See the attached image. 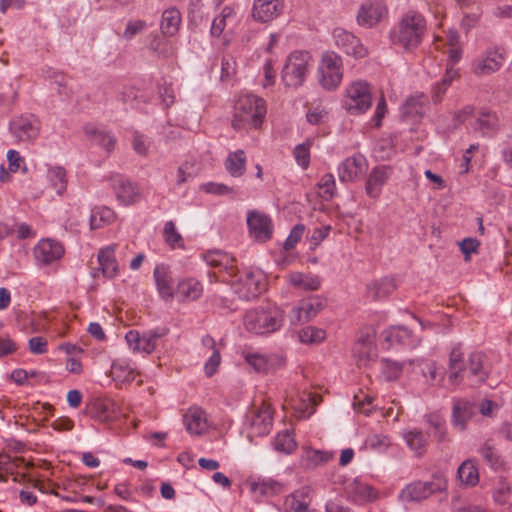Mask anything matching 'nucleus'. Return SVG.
I'll return each mask as SVG.
<instances>
[{
    "label": "nucleus",
    "instance_id": "nucleus-9",
    "mask_svg": "<svg viewBox=\"0 0 512 512\" xmlns=\"http://www.w3.org/2000/svg\"><path fill=\"white\" fill-rule=\"evenodd\" d=\"M327 306V299L322 295H312L302 299L297 307H294L290 322L298 325L313 319L320 311Z\"/></svg>",
    "mask_w": 512,
    "mask_h": 512
},
{
    "label": "nucleus",
    "instance_id": "nucleus-4",
    "mask_svg": "<svg viewBox=\"0 0 512 512\" xmlns=\"http://www.w3.org/2000/svg\"><path fill=\"white\" fill-rule=\"evenodd\" d=\"M320 83L326 90L335 89L342 80V60L333 51L323 54L319 68Z\"/></svg>",
    "mask_w": 512,
    "mask_h": 512
},
{
    "label": "nucleus",
    "instance_id": "nucleus-20",
    "mask_svg": "<svg viewBox=\"0 0 512 512\" xmlns=\"http://www.w3.org/2000/svg\"><path fill=\"white\" fill-rule=\"evenodd\" d=\"M448 369L449 384L453 387L459 385L463 381V373L466 370L461 344H457L452 348L449 354Z\"/></svg>",
    "mask_w": 512,
    "mask_h": 512
},
{
    "label": "nucleus",
    "instance_id": "nucleus-17",
    "mask_svg": "<svg viewBox=\"0 0 512 512\" xmlns=\"http://www.w3.org/2000/svg\"><path fill=\"white\" fill-rule=\"evenodd\" d=\"M283 10V0H254L252 17L254 20L267 23L277 18Z\"/></svg>",
    "mask_w": 512,
    "mask_h": 512
},
{
    "label": "nucleus",
    "instance_id": "nucleus-50",
    "mask_svg": "<svg viewBox=\"0 0 512 512\" xmlns=\"http://www.w3.org/2000/svg\"><path fill=\"white\" fill-rule=\"evenodd\" d=\"M310 142L299 144L294 149V155L297 163L301 165L303 168H307L310 163Z\"/></svg>",
    "mask_w": 512,
    "mask_h": 512
},
{
    "label": "nucleus",
    "instance_id": "nucleus-35",
    "mask_svg": "<svg viewBox=\"0 0 512 512\" xmlns=\"http://www.w3.org/2000/svg\"><path fill=\"white\" fill-rule=\"evenodd\" d=\"M245 360L258 373H266L275 367L276 359L262 354L248 353Z\"/></svg>",
    "mask_w": 512,
    "mask_h": 512
},
{
    "label": "nucleus",
    "instance_id": "nucleus-60",
    "mask_svg": "<svg viewBox=\"0 0 512 512\" xmlns=\"http://www.w3.org/2000/svg\"><path fill=\"white\" fill-rule=\"evenodd\" d=\"M460 250L465 255V260H469V256L471 253L476 252L480 243L475 238H466L462 240L460 243Z\"/></svg>",
    "mask_w": 512,
    "mask_h": 512
},
{
    "label": "nucleus",
    "instance_id": "nucleus-7",
    "mask_svg": "<svg viewBox=\"0 0 512 512\" xmlns=\"http://www.w3.org/2000/svg\"><path fill=\"white\" fill-rule=\"evenodd\" d=\"M307 63V53H291L282 70V80L287 87L296 88L303 84L307 72Z\"/></svg>",
    "mask_w": 512,
    "mask_h": 512
},
{
    "label": "nucleus",
    "instance_id": "nucleus-36",
    "mask_svg": "<svg viewBox=\"0 0 512 512\" xmlns=\"http://www.w3.org/2000/svg\"><path fill=\"white\" fill-rule=\"evenodd\" d=\"M473 127L475 130L481 131L483 135L494 133L499 128V120L494 113L483 112L475 120Z\"/></svg>",
    "mask_w": 512,
    "mask_h": 512
},
{
    "label": "nucleus",
    "instance_id": "nucleus-30",
    "mask_svg": "<svg viewBox=\"0 0 512 512\" xmlns=\"http://www.w3.org/2000/svg\"><path fill=\"white\" fill-rule=\"evenodd\" d=\"M181 24V14L176 8H170L163 12L161 31L166 36L175 35Z\"/></svg>",
    "mask_w": 512,
    "mask_h": 512
},
{
    "label": "nucleus",
    "instance_id": "nucleus-57",
    "mask_svg": "<svg viewBox=\"0 0 512 512\" xmlns=\"http://www.w3.org/2000/svg\"><path fill=\"white\" fill-rule=\"evenodd\" d=\"M114 217V214L111 209L105 208L100 212V219L97 220V214L92 213L90 217V226L91 229H97L101 227V223H108Z\"/></svg>",
    "mask_w": 512,
    "mask_h": 512
},
{
    "label": "nucleus",
    "instance_id": "nucleus-61",
    "mask_svg": "<svg viewBox=\"0 0 512 512\" xmlns=\"http://www.w3.org/2000/svg\"><path fill=\"white\" fill-rule=\"evenodd\" d=\"M480 453L484 461L491 467H495L499 464V456L491 446L485 444L481 448Z\"/></svg>",
    "mask_w": 512,
    "mask_h": 512
},
{
    "label": "nucleus",
    "instance_id": "nucleus-18",
    "mask_svg": "<svg viewBox=\"0 0 512 512\" xmlns=\"http://www.w3.org/2000/svg\"><path fill=\"white\" fill-rule=\"evenodd\" d=\"M110 180L113 183V189L119 202L130 205L138 201V189L129 179L117 174L112 176Z\"/></svg>",
    "mask_w": 512,
    "mask_h": 512
},
{
    "label": "nucleus",
    "instance_id": "nucleus-52",
    "mask_svg": "<svg viewBox=\"0 0 512 512\" xmlns=\"http://www.w3.org/2000/svg\"><path fill=\"white\" fill-rule=\"evenodd\" d=\"M93 139L98 145L105 148L108 152H111L114 149L116 143L113 136L98 130L93 131Z\"/></svg>",
    "mask_w": 512,
    "mask_h": 512
},
{
    "label": "nucleus",
    "instance_id": "nucleus-10",
    "mask_svg": "<svg viewBox=\"0 0 512 512\" xmlns=\"http://www.w3.org/2000/svg\"><path fill=\"white\" fill-rule=\"evenodd\" d=\"M388 9L381 0H367L361 4L357 13V23L360 26L372 28L387 17Z\"/></svg>",
    "mask_w": 512,
    "mask_h": 512
},
{
    "label": "nucleus",
    "instance_id": "nucleus-25",
    "mask_svg": "<svg viewBox=\"0 0 512 512\" xmlns=\"http://www.w3.org/2000/svg\"><path fill=\"white\" fill-rule=\"evenodd\" d=\"M390 168L388 166H377L373 168L366 181L365 191L371 198H377L380 195L382 186L389 177Z\"/></svg>",
    "mask_w": 512,
    "mask_h": 512
},
{
    "label": "nucleus",
    "instance_id": "nucleus-8",
    "mask_svg": "<svg viewBox=\"0 0 512 512\" xmlns=\"http://www.w3.org/2000/svg\"><path fill=\"white\" fill-rule=\"evenodd\" d=\"M447 483L441 477H435L433 481L421 482L416 481L408 484L401 492L400 498L402 501H421L436 492L446 490Z\"/></svg>",
    "mask_w": 512,
    "mask_h": 512
},
{
    "label": "nucleus",
    "instance_id": "nucleus-63",
    "mask_svg": "<svg viewBox=\"0 0 512 512\" xmlns=\"http://www.w3.org/2000/svg\"><path fill=\"white\" fill-rule=\"evenodd\" d=\"M321 285V281L318 277H310L301 279V282H295V286L302 287L305 290L314 291L318 290Z\"/></svg>",
    "mask_w": 512,
    "mask_h": 512
},
{
    "label": "nucleus",
    "instance_id": "nucleus-12",
    "mask_svg": "<svg viewBox=\"0 0 512 512\" xmlns=\"http://www.w3.org/2000/svg\"><path fill=\"white\" fill-rule=\"evenodd\" d=\"M234 293L238 294L240 299L251 300L256 298L264 289L265 283L260 274L256 275L250 271L245 274L244 278L233 283Z\"/></svg>",
    "mask_w": 512,
    "mask_h": 512
},
{
    "label": "nucleus",
    "instance_id": "nucleus-14",
    "mask_svg": "<svg viewBox=\"0 0 512 512\" xmlns=\"http://www.w3.org/2000/svg\"><path fill=\"white\" fill-rule=\"evenodd\" d=\"M353 356L357 366L360 368L367 367L370 363L375 362L377 348L374 336L369 333L361 335L354 345Z\"/></svg>",
    "mask_w": 512,
    "mask_h": 512
},
{
    "label": "nucleus",
    "instance_id": "nucleus-54",
    "mask_svg": "<svg viewBox=\"0 0 512 512\" xmlns=\"http://www.w3.org/2000/svg\"><path fill=\"white\" fill-rule=\"evenodd\" d=\"M202 189L206 193H210V194H214V195H227V194H232L235 192L234 188H232V187H229L225 184L214 183V182H209V183L202 185Z\"/></svg>",
    "mask_w": 512,
    "mask_h": 512
},
{
    "label": "nucleus",
    "instance_id": "nucleus-21",
    "mask_svg": "<svg viewBox=\"0 0 512 512\" xmlns=\"http://www.w3.org/2000/svg\"><path fill=\"white\" fill-rule=\"evenodd\" d=\"M367 164L364 156L358 154L345 159L338 168V175L343 182L355 181L365 170Z\"/></svg>",
    "mask_w": 512,
    "mask_h": 512
},
{
    "label": "nucleus",
    "instance_id": "nucleus-13",
    "mask_svg": "<svg viewBox=\"0 0 512 512\" xmlns=\"http://www.w3.org/2000/svg\"><path fill=\"white\" fill-rule=\"evenodd\" d=\"M246 417L253 435L263 436L270 432L273 417L268 405L263 403L259 408L250 410Z\"/></svg>",
    "mask_w": 512,
    "mask_h": 512
},
{
    "label": "nucleus",
    "instance_id": "nucleus-34",
    "mask_svg": "<svg viewBox=\"0 0 512 512\" xmlns=\"http://www.w3.org/2000/svg\"><path fill=\"white\" fill-rule=\"evenodd\" d=\"M457 476L467 486H475L479 482L478 469L472 460H466L459 466Z\"/></svg>",
    "mask_w": 512,
    "mask_h": 512
},
{
    "label": "nucleus",
    "instance_id": "nucleus-3",
    "mask_svg": "<svg viewBox=\"0 0 512 512\" xmlns=\"http://www.w3.org/2000/svg\"><path fill=\"white\" fill-rule=\"evenodd\" d=\"M283 323V311L276 306L267 305L248 310L244 316L247 331L264 335L277 331Z\"/></svg>",
    "mask_w": 512,
    "mask_h": 512
},
{
    "label": "nucleus",
    "instance_id": "nucleus-58",
    "mask_svg": "<svg viewBox=\"0 0 512 512\" xmlns=\"http://www.w3.org/2000/svg\"><path fill=\"white\" fill-rule=\"evenodd\" d=\"M221 362V355L218 349H214V352L205 364V373L208 377L213 376Z\"/></svg>",
    "mask_w": 512,
    "mask_h": 512
},
{
    "label": "nucleus",
    "instance_id": "nucleus-42",
    "mask_svg": "<svg viewBox=\"0 0 512 512\" xmlns=\"http://www.w3.org/2000/svg\"><path fill=\"white\" fill-rule=\"evenodd\" d=\"M163 235L165 242L171 248H184V241L181 234L177 231L173 221L165 223Z\"/></svg>",
    "mask_w": 512,
    "mask_h": 512
},
{
    "label": "nucleus",
    "instance_id": "nucleus-41",
    "mask_svg": "<svg viewBox=\"0 0 512 512\" xmlns=\"http://www.w3.org/2000/svg\"><path fill=\"white\" fill-rule=\"evenodd\" d=\"M317 187L319 188V195L320 197L325 200L329 201L331 200L336 192V184L334 176L331 173H327L323 175L320 179V181L317 184Z\"/></svg>",
    "mask_w": 512,
    "mask_h": 512
},
{
    "label": "nucleus",
    "instance_id": "nucleus-5",
    "mask_svg": "<svg viewBox=\"0 0 512 512\" xmlns=\"http://www.w3.org/2000/svg\"><path fill=\"white\" fill-rule=\"evenodd\" d=\"M67 174L63 167L56 166L49 168L46 175L38 180V194L35 197L46 195L53 199L54 195L61 196L67 189Z\"/></svg>",
    "mask_w": 512,
    "mask_h": 512
},
{
    "label": "nucleus",
    "instance_id": "nucleus-46",
    "mask_svg": "<svg viewBox=\"0 0 512 512\" xmlns=\"http://www.w3.org/2000/svg\"><path fill=\"white\" fill-rule=\"evenodd\" d=\"M111 377L116 382H132L134 380L132 370L116 363H113L111 366Z\"/></svg>",
    "mask_w": 512,
    "mask_h": 512
},
{
    "label": "nucleus",
    "instance_id": "nucleus-19",
    "mask_svg": "<svg viewBox=\"0 0 512 512\" xmlns=\"http://www.w3.org/2000/svg\"><path fill=\"white\" fill-rule=\"evenodd\" d=\"M334 38L336 44L344 49L347 55H352L355 58H362L367 55V50L361 41L352 33L342 29L334 30Z\"/></svg>",
    "mask_w": 512,
    "mask_h": 512
},
{
    "label": "nucleus",
    "instance_id": "nucleus-29",
    "mask_svg": "<svg viewBox=\"0 0 512 512\" xmlns=\"http://www.w3.org/2000/svg\"><path fill=\"white\" fill-rule=\"evenodd\" d=\"M154 278L161 297L166 300L171 299L173 297V288L167 267L164 265L156 266Z\"/></svg>",
    "mask_w": 512,
    "mask_h": 512
},
{
    "label": "nucleus",
    "instance_id": "nucleus-32",
    "mask_svg": "<svg viewBox=\"0 0 512 512\" xmlns=\"http://www.w3.org/2000/svg\"><path fill=\"white\" fill-rule=\"evenodd\" d=\"M333 457V452L308 448L302 457V461L304 466L310 469L329 462Z\"/></svg>",
    "mask_w": 512,
    "mask_h": 512
},
{
    "label": "nucleus",
    "instance_id": "nucleus-53",
    "mask_svg": "<svg viewBox=\"0 0 512 512\" xmlns=\"http://www.w3.org/2000/svg\"><path fill=\"white\" fill-rule=\"evenodd\" d=\"M284 506L286 512H306L308 510L309 503L298 500L290 494L286 497Z\"/></svg>",
    "mask_w": 512,
    "mask_h": 512
},
{
    "label": "nucleus",
    "instance_id": "nucleus-51",
    "mask_svg": "<svg viewBox=\"0 0 512 512\" xmlns=\"http://www.w3.org/2000/svg\"><path fill=\"white\" fill-rule=\"evenodd\" d=\"M304 231L305 226L303 224L295 225L284 243V249L286 251L293 249L296 246V244L301 240Z\"/></svg>",
    "mask_w": 512,
    "mask_h": 512
},
{
    "label": "nucleus",
    "instance_id": "nucleus-22",
    "mask_svg": "<svg viewBox=\"0 0 512 512\" xmlns=\"http://www.w3.org/2000/svg\"><path fill=\"white\" fill-rule=\"evenodd\" d=\"M504 60L503 53L498 49L490 50L482 58L473 63V72L478 75H488L500 69Z\"/></svg>",
    "mask_w": 512,
    "mask_h": 512
},
{
    "label": "nucleus",
    "instance_id": "nucleus-27",
    "mask_svg": "<svg viewBox=\"0 0 512 512\" xmlns=\"http://www.w3.org/2000/svg\"><path fill=\"white\" fill-rule=\"evenodd\" d=\"M116 245H109L101 249L98 254V262L102 273L107 278H113L118 274V262L115 258Z\"/></svg>",
    "mask_w": 512,
    "mask_h": 512
},
{
    "label": "nucleus",
    "instance_id": "nucleus-39",
    "mask_svg": "<svg viewBox=\"0 0 512 512\" xmlns=\"http://www.w3.org/2000/svg\"><path fill=\"white\" fill-rule=\"evenodd\" d=\"M273 446L279 452L290 454L296 449L297 443L293 434L286 430L277 434L273 441Z\"/></svg>",
    "mask_w": 512,
    "mask_h": 512
},
{
    "label": "nucleus",
    "instance_id": "nucleus-45",
    "mask_svg": "<svg viewBox=\"0 0 512 512\" xmlns=\"http://www.w3.org/2000/svg\"><path fill=\"white\" fill-rule=\"evenodd\" d=\"M427 423L434 428L435 436L437 437L439 442H443L445 440L446 432L444 429V419L437 413H432L426 415Z\"/></svg>",
    "mask_w": 512,
    "mask_h": 512
},
{
    "label": "nucleus",
    "instance_id": "nucleus-37",
    "mask_svg": "<svg viewBox=\"0 0 512 512\" xmlns=\"http://www.w3.org/2000/svg\"><path fill=\"white\" fill-rule=\"evenodd\" d=\"M177 292L184 299L196 300L202 295L203 287L198 280L187 279L178 284Z\"/></svg>",
    "mask_w": 512,
    "mask_h": 512
},
{
    "label": "nucleus",
    "instance_id": "nucleus-47",
    "mask_svg": "<svg viewBox=\"0 0 512 512\" xmlns=\"http://www.w3.org/2000/svg\"><path fill=\"white\" fill-rule=\"evenodd\" d=\"M383 372L388 380L397 379L403 369V364L390 359H382Z\"/></svg>",
    "mask_w": 512,
    "mask_h": 512
},
{
    "label": "nucleus",
    "instance_id": "nucleus-24",
    "mask_svg": "<svg viewBox=\"0 0 512 512\" xmlns=\"http://www.w3.org/2000/svg\"><path fill=\"white\" fill-rule=\"evenodd\" d=\"M475 410V404L463 399L455 400L452 410L453 425L459 427L460 430H464L468 421L475 414Z\"/></svg>",
    "mask_w": 512,
    "mask_h": 512
},
{
    "label": "nucleus",
    "instance_id": "nucleus-33",
    "mask_svg": "<svg viewBox=\"0 0 512 512\" xmlns=\"http://www.w3.org/2000/svg\"><path fill=\"white\" fill-rule=\"evenodd\" d=\"M407 445L415 452L418 457H421L426 452L427 437L420 430L414 429L404 434Z\"/></svg>",
    "mask_w": 512,
    "mask_h": 512
},
{
    "label": "nucleus",
    "instance_id": "nucleus-64",
    "mask_svg": "<svg viewBox=\"0 0 512 512\" xmlns=\"http://www.w3.org/2000/svg\"><path fill=\"white\" fill-rule=\"evenodd\" d=\"M205 260L212 267H222L224 261L228 262V257L218 252H211L205 256Z\"/></svg>",
    "mask_w": 512,
    "mask_h": 512
},
{
    "label": "nucleus",
    "instance_id": "nucleus-38",
    "mask_svg": "<svg viewBox=\"0 0 512 512\" xmlns=\"http://www.w3.org/2000/svg\"><path fill=\"white\" fill-rule=\"evenodd\" d=\"M458 77V71L453 67H447L446 73L433 88L432 98L434 103H439L442 99V96L447 91L448 87L451 85L452 81Z\"/></svg>",
    "mask_w": 512,
    "mask_h": 512
},
{
    "label": "nucleus",
    "instance_id": "nucleus-16",
    "mask_svg": "<svg viewBox=\"0 0 512 512\" xmlns=\"http://www.w3.org/2000/svg\"><path fill=\"white\" fill-rule=\"evenodd\" d=\"M63 254V245L52 238L41 239L34 247V257L43 265L59 260Z\"/></svg>",
    "mask_w": 512,
    "mask_h": 512
},
{
    "label": "nucleus",
    "instance_id": "nucleus-44",
    "mask_svg": "<svg viewBox=\"0 0 512 512\" xmlns=\"http://www.w3.org/2000/svg\"><path fill=\"white\" fill-rule=\"evenodd\" d=\"M168 333V329H157L148 331L143 334L144 336V345H143V352L150 354L152 353L156 348L157 340L161 337L165 336Z\"/></svg>",
    "mask_w": 512,
    "mask_h": 512
},
{
    "label": "nucleus",
    "instance_id": "nucleus-23",
    "mask_svg": "<svg viewBox=\"0 0 512 512\" xmlns=\"http://www.w3.org/2000/svg\"><path fill=\"white\" fill-rule=\"evenodd\" d=\"M186 430L192 435H201L207 430L205 411L199 407H191L183 415Z\"/></svg>",
    "mask_w": 512,
    "mask_h": 512
},
{
    "label": "nucleus",
    "instance_id": "nucleus-31",
    "mask_svg": "<svg viewBox=\"0 0 512 512\" xmlns=\"http://www.w3.org/2000/svg\"><path fill=\"white\" fill-rule=\"evenodd\" d=\"M225 167L233 177H240L246 170V157L243 150L230 153L225 161Z\"/></svg>",
    "mask_w": 512,
    "mask_h": 512
},
{
    "label": "nucleus",
    "instance_id": "nucleus-55",
    "mask_svg": "<svg viewBox=\"0 0 512 512\" xmlns=\"http://www.w3.org/2000/svg\"><path fill=\"white\" fill-rule=\"evenodd\" d=\"M125 340L134 352H143V345H141V342H144V336H141L138 331L130 330L127 332Z\"/></svg>",
    "mask_w": 512,
    "mask_h": 512
},
{
    "label": "nucleus",
    "instance_id": "nucleus-59",
    "mask_svg": "<svg viewBox=\"0 0 512 512\" xmlns=\"http://www.w3.org/2000/svg\"><path fill=\"white\" fill-rule=\"evenodd\" d=\"M158 93L159 97L161 98L162 102L165 104L167 108L174 103V91L170 84H167L165 82L163 85H160Z\"/></svg>",
    "mask_w": 512,
    "mask_h": 512
},
{
    "label": "nucleus",
    "instance_id": "nucleus-62",
    "mask_svg": "<svg viewBox=\"0 0 512 512\" xmlns=\"http://www.w3.org/2000/svg\"><path fill=\"white\" fill-rule=\"evenodd\" d=\"M421 97H410L405 101V104L403 105V114L405 116H409L413 113L418 114L419 110L418 107H421L422 100Z\"/></svg>",
    "mask_w": 512,
    "mask_h": 512
},
{
    "label": "nucleus",
    "instance_id": "nucleus-40",
    "mask_svg": "<svg viewBox=\"0 0 512 512\" xmlns=\"http://www.w3.org/2000/svg\"><path fill=\"white\" fill-rule=\"evenodd\" d=\"M299 340L305 344H317L322 342L326 337V332L323 329L307 326L299 331Z\"/></svg>",
    "mask_w": 512,
    "mask_h": 512
},
{
    "label": "nucleus",
    "instance_id": "nucleus-1",
    "mask_svg": "<svg viewBox=\"0 0 512 512\" xmlns=\"http://www.w3.org/2000/svg\"><path fill=\"white\" fill-rule=\"evenodd\" d=\"M426 30L424 17L415 11H409L400 20L398 27L391 33V40L405 51H413L422 42Z\"/></svg>",
    "mask_w": 512,
    "mask_h": 512
},
{
    "label": "nucleus",
    "instance_id": "nucleus-28",
    "mask_svg": "<svg viewBox=\"0 0 512 512\" xmlns=\"http://www.w3.org/2000/svg\"><path fill=\"white\" fill-rule=\"evenodd\" d=\"M396 289L393 278L384 277L367 285V294L373 300H380L389 296Z\"/></svg>",
    "mask_w": 512,
    "mask_h": 512
},
{
    "label": "nucleus",
    "instance_id": "nucleus-43",
    "mask_svg": "<svg viewBox=\"0 0 512 512\" xmlns=\"http://www.w3.org/2000/svg\"><path fill=\"white\" fill-rule=\"evenodd\" d=\"M250 488L252 492L259 493L261 496H269L278 493L281 489V486L274 480H263L252 482Z\"/></svg>",
    "mask_w": 512,
    "mask_h": 512
},
{
    "label": "nucleus",
    "instance_id": "nucleus-2",
    "mask_svg": "<svg viewBox=\"0 0 512 512\" xmlns=\"http://www.w3.org/2000/svg\"><path fill=\"white\" fill-rule=\"evenodd\" d=\"M266 115L263 99L253 95L241 96L235 105L232 126L236 130L258 128Z\"/></svg>",
    "mask_w": 512,
    "mask_h": 512
},
{
    "label": "nucleus",
    "instance_id": "nucleus-11",
    "mask_svg": "<svg viewBox=\"0 0 512 512\" xmlns=\"http://www.w3.org/2000/svg\"><path fill=\"white\" fill-rule=\"evenodd\" d=\"M250 235L258 242L264 243L271 239L273 225L271 218L259 211H250L247 215Z\"/></svg>",
    "mask_w": 512,
    "mask_h": 512
},
{
    "label": "nucleus",
    "instance_id": "nucleus-15",
    "mask_svg": "<svg viewBox=\"0 0 512 512\" xmlns=\"http://www.w3.org/2000/svg\"><path fill=\"white\" fill-rule=\"evenodd\" d=\"M29 464L23 459H13L9 454L0 451V481L5 482L9 474L15 475L14 480L18 481L19 477L30 481L28 474Z\"/></svg>",
    "mask_w": 512,
    "mask_h": 512
},
{
    "label": "nucleus",
    "instance_id": "nucleus-48",
    "mask_svg": "<svg viewBox=\"0 0 512 512\" xmlns=\"http://www.w3.org/2000/svg\"><path fill=\"white\" fill-rule=\"evenodd\" d=\"M116 404L112 400H104L97 405L96 417L101 421H109L114 417Z\"/></svg>",
    "mask_w": 512,
    "mask_h": 512
},
{
    "label": "nucleus",
    "instance_id": "nucleus-6",
    "mask_svg": "<svg viewBox=\"0 0 512 512\" xmlns=\"http://www.w3.org/2000/svg\"><path fill=\"white\" fill-rule=\"evenodd\" d=\"M371 104V92L367 82L357 81L347 88L344 107L350 114H362L371 107Z\"/></svg>",
    "mask_w": 512,
    "mask_h": 512
},
{
    "label": "nucleus",
    "instance_id": "nucleus-26",
    "mask_svg": "<svg viewBox=\"0 0 512 512\" xmlns=\"http://www.w3.org/2000/svg\"><path fill=\"white\" fill-rule=\"evenodd\" d=\"M485 356L480 352H473L468 359V376L474 384H482L488 378V371L484 367Z\"/></svg>",
    "mask_w": 512,
    "mask_h": 512
},
{
    "label": "nucleus",
    "instance_id": "nucleus-49",
    "mask_svg": "<svg viewBox=\"0 0 512 512\" xmlns=\"http://www.w3.org/2000/svg\"><path fill=\"white\" fill-rule=\"evenodd\" d=\"M7 159H8V168L11 172L16 173L20 170L23 173L27 172V167L24 164V160L20 156L19 152L15 151V150H9L7 153Z\"/></svg>",
    "mask_w": 512,
    "mask_h": 512
},
{
    "label": "nucleus",
    "instance_id": "nucleus-56",
    "mask_svg": "<svg viewBox=\"0 0 512 512\" xmlns=\"http://www.w3.org/2000/svg\"><path fill=\"white\" fill-rule=\"evenodd\" d=\"M146 27V22L143 20L130 21L123 33V37L127 40L132 39L135 35L141 33Z\"/></svg>",
    "mask_w": 512,
    "mask_h": 512
}]
</instances>
